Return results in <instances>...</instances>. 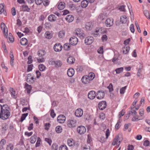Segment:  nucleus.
I'll list each match as a JSON object with an SVG mask.
<instances>
[{"mask_svg": "<svg viewBox=\"0 0 150 150\" xmlns=\"http://www.w3.org/2000/svg\"><path fill=\"white\" fill-rule=\"evenodd\" d=\"M62 49V46L59 43H56L54 46V49L55 52H60L61 51Z\"/></svg>", "mask_w": 150, "mask_h": 150, "instance_id": "6e6552de", "label": "nucleus"}, {"mask_svg": "<svg viewBox=\"0 0 150 150\" xmlns=\"http://www.w3.org/2000/svg\"><path fill=\"white\" fill-rule=\"evenodd\" d=\"M127 87V86H125L121 88L120 90V93L121 94H124Z\"/></svg>", "mask_w": 150, "mask_h": 150, "instance_id": "37998d69", "label": "nucleus"}, {"mask_svg": "<svg viewBox=\"0 0 150 150\" xmlns=\"http://www.w3.org/2000/svg\"><path fill=\"white\" fill-rule=\"evenodd\" d=\"M20 43L22 45L25 46L28 44V40L25 38H23L21 39Z\"/></svg>", "mask_w": 150, "mask_h": 150, "instance_id": "412c9836", "label": "nucleus"}, {"mask_svg": "<svg viewBox=\"0 0 150 150\" xmlns=\"http://www.w3.org/2000/svg\"><path fill=\"white\" fill-rule=\"evenodd\" d=\"M66 119V118L64 115H60L57 117V120L59 122L63 123L65 122Z\"/></svg>", "mask_w": 150, "mask_h": 150, "instance_id": "9b49d317", "label": "nucleus"}, {"mask_svg": "<svg viewBox=\"0 0 150 150\" xmlns=\"http://www.w3.org/2000/svg\"><path fill=\"white\" fill-rule=\"evenodd\" d=\"M144 13L145 16L148 19H150L149 13L147 10H145L144 12Z\"/></svg>", "mask_w": 150, "mask_h": 150, "instance_id": "a18cd8bd", "label": "nucleus"}, {"mask_svg": "<svg viewBox=\"0 0 150 150\" xmlns=\"http://www.w3.org/2000/svg\"><path fill=\"white\" fill-rule=\"evenodd\" d=\"M144 110L143 109H140L139 110V113L140 116H142L144 115Z\"/></svg>", "mask_w": 150, "mask_h": 150, "instance_id": "bf43d9fd", "label": "nucleus"}, {"mask_svg": "<svg viewBox=\"0 0 150 150\" xmlns=\"http://www.w3.org/2000/svg\"><path fill=\"white\" fill-rule=\"evenodd\" d=\"M6 38H7V40L8 42H13L14 41V39L13 38V36H11L8 37H6Z\"/></svg>", "mask_w": 150, "mask_h": 150, "instance_id": "09e8293b", "label": "nucleus"}, {"mask_svg": "<svg viewBox=\"0 0 150 150\" xmlns=\"http://www.w3.org/2000/svg\"><path fill=\"white\" fill-rule=\"evenodd\" d=\"M36 134H34L30 139V142L31 144H34L36 141L37 139Z\"/></svg>", "mask_w": 150, "mask_h": 150, "instance_id": "f3484780", "label": "nucleus"}, {"mask_svg": "<svg viewBox=\"0 0 150 150\" xmlns=\"http://www.w3.org/2000/svg\"><path fill=\"white\" fill-rule=\"evenodd\" d=\"M28 115V113L23 114L21 117L20 121L22 122L25 119Z\"/></svg>", "mask_w": 150, "mask_h": 150, "instance_id": "c9c22d12", "label": "nucleus"}, {"mask_svg": "<svg viewBox=\"0 0 150 150\" xmlns=\"http://www.w3.org/2000/svg\"><path fill=\"white\" fill-rule=\"evenodd\" d=\"M149 142L148 140H146L144 142L143 145L146 146H148L149 145Z\"/></svg>", "mask_w": 150, "mask_h": 150, "instance_id": "338daca9", "label": "nucleus"}, {"mask_svg": "<svg viewBox=\"0 0 150 150\" xmlns=\"http://www.w3.org/2000/svg\"><path fill=\"white\" fill-rule=\"evenodd\" d=\"M38 67L39 70L40 71H43L45 70L46 67L43 64H40L39 65Z\"/></svg>", "mask_w": 150, "mask_h": 150, "instance_id": "473e14b6", "label": "nucleus"}, {"mask_svg": "<svg viewBox=\"0 0 150 150\" xmlns=\"http://www.w3.org/2000/svg\"><path fill=\"white\" fill-rule=\"evenodd\" d=\"M123 67H120L117 68L115 71L117 74H119L123 71Z\"/></svg>", "mask_w": 150, "mask_h": 150, "instance_id": "e433bc0d", "label": "nucleus"}, {"mask_svg": "<svg viewBox=\"0 0 150 150\" xmlns=\"http://www.w3.org/2000/svg\"><path fill=\"white\" fill-rule=\"evenodd\" d=\"M77 131L79 133L82 134H84L86 132V129L84 126H80L78 127Z\"/></svg>", "mask_w": 150, "mask_h": 150, "instance_id": "0eeeda50", "label": "nucleus"}, {"mask_svg": "<svg viewBox=\"0 0 150 150\" xmlns=\"http://www.w3.org/2000/svg\"><path fill=\"white\" fill-rule=\"evenodd\" d=\"M59 150H68V148L65 145H61L59 147Z\"/></svg>", "mask_w": 150, "mask_h": 150, "instance_id": "49530a36", "label": "nucleus"}, {"mask_svg": "<svg viewBox=\"0 0 150 150\" xmlns=\"http://www.w3.org/2000/svg\"><path fill=\"white\" fill-rule=\"evenodd\" d=\"M45 36L47 39H50L52 38V35L51 33H50V32L47 31L45 33Z\"/></svg>", "mask_w": 150, "mask_h": 150, "instance_id": "c85d7f7f", "label": "nucleus"}, {"mask_svg": "<svg viewBox=\"0 0 150 150\" xmlns=\"http://www.w3.org/2000/svg\"><path fill=\"white\" fill-rule=\"evenodd\" d=\"M133 117L132 119V121H137L138 120H140V119H139L138 118V116H135V115H133Z\"/></svg>", "mask_w": 150, "mask_h": 150, "instance_id": "8fccbe9b", "label": "nucleus"}, {"mask_svg": "<svg viewBox=\"0 0 150 150\" xmlns=\"http://www.w3.org/2000/svg\"><path fill=\"white\" fill-rule=\"evenodd\" d=\"M56 61H54L53 59L51 58L50 59L49 62V63L50 64L54 65Z\"/></svg>", "mask_w": 150, "mask_h": 150, "instance_id": "6e6d98bb", "label": "nucleus"}, {"mask_svg": "<svg viewBox=\"0 0 150 150\" xmlns=\"http://www.w3.org/2000/svg\"><path fill=\"white\" fill-rule=\"evenodd\" d=\"M33 65L32 64L28 65L27 70V71L29 72L31 71L33 69Z\"/></svg>", "mask_w": 150, "mask_h": 150, "instance_id": "864d4df0", "label": "nucleus"}, {"mask_svg": "<svg viewBox=\"0 0 150 150\" xmlns=\"http://www.w3.org/2000/svg\"><path fill=\"white\" fill-rule=\"evenodd\" d=\"M104 16L103 14H100L98 17V19L101 21H102L104 20Z\"/></svg>", "mask_w": 150, "mask_h": 150, "instance_id": "69168bd1", "label": "nucleus"}, {"mask_svg": "<svg viewBox=\"0 0 150 150\" xmlns=\"http://www.w3.org/2000/svg\"><path fill=\"white\" fill-rule=\"evenodd\" d=\"M88 2L87 0H83L81 2V6L83 8H85L88 6Z\"/></svg>", "mask_w": 150, "mask_h": 150, "instance_id": "cd10ccee", "label": "nucleus"}, {"mask_svg": "<svg viewBox=\"0 0 150 150\" xmlns=\"http://www.w3.org/2000/svg\"><path fill=\"white\" fill-rule=\"evenodd\" d=\"M10 107L6 104L1 105L0 104V118L6 120L8 119L10 115Z\"/></svg>", "mask_w": 150, "mask_h": 150, "instance_id": "f257e3e1", "label": "nucleus"}, {"mask_svg": "<svg viewBox=\"0 0 150 150\" xmlns=\"http://www.w3.org/2000/svg\"><path fill=\"white\" fill-rule=\"evenodd\" d=\"M83 111L81 108H78L76 109L75 112L76 116L78 117H80L83 115Z\"/></svg>", "mask_w": 150, "mask_h": 150, "instance_id": "f8f14e48", "label": "nucleus"}, {"mask_svg": "<svg viewBox=\"0 0 150 150\" xmlns=\"http://www.w3.org/2000/svg\"><path fill=\"white\" fill-rule=\"evenodd\" d=\"M75 60L74 58L73 57H69L67 59V62L69 64H74Z\"/></svg>", "mask_w": 150, "mask_h": 150, "instance_id": "6ab92c4d", "label": "nucleus"}, {"mask_svg": "<svg viewBox=\"0 0 150 150\" xmlns=\"http://www.w3.org/2000/svg\"><path fill=\"white\" fill-rule=\"evenodd\" d=\"M62 64V62L60 60H57L55 61L54 65L56 67L58 68L61 67Z\"/></svg>", "mask_w": 150, "mask_h": 150, "instance_id": "a878e982", "label": "nucleus"}, {"mask_svg": "<svg viewBox=\"0 0 150 150\" xmlns=\"http://www.w3.org/2000/svg\"><path fill=\"white\" fill-rule=\"evenodd\" d=\"M102 40L103 41H106L107 40L108 38L106 35H103L101 38Z\"/></svg>", "mask_w": 150, "mask_h": 150, "instance_id": "13d9d810", "label": "nucleus"}, {"mask_svg": "<svg viewBox=\"0 0 150 150\" xmlns=\"http://www.w3.org/2000/svg\"><path fill=\"white\" fill-rule=\"evenodd\" d=\"M87 76L89 77V79L91 81L94 79L95 76V75L93 73L91 72L89 73L88 75H87Z\"/></svg>", "mask_w": 150, "mask_h": 150, "instance_id": "7c9ffc66", "label": "nucleus"}, {"mask_svg": "<svg viewBox=\"0 0 150 150\" xmlns=\"http://www.w3.org/2000/svg\"><path fill=\"white\" fill-rule=\"evenodd\" d=\"M2 13H3L5 15V13L6 14V11L4 9V6L3 4H0V14H1Z\"/></svg>", "mask_w": 150, "mask_h": 150, "instance_id": "c756f323", "label": "nucleus"}, {"mask_svg": "<svg viewBox=\"0 0 150 150\" xmlns=\"http://www.w3.org/2000/svg\"><path fill=\"white\" fill-rule=\"evenodd\" d=\"M1 30L3 31V33H4L5 36L6 34L7 36L8 35V30L6 28V25L5 24L3 23H2L1 24Z\"/></svg>", "mask_w": 150, "mask_h": 150, "instance_id": "dca6fc26", "label": "nucleus"}, {"mask_svg": "<svg viewBox=\"0 0 150 150\" xmlns=\"http://www.w3.org/2000/svg\"><path fill=\"white\" fill-rule=\"evenodd\" d=\"M96 92L95 91H90L88 94V98L90 99H93L96 97Z\"/></svg>", "mask_w": 150, "mask_h": 150, "instance_id": "ddd939ff", "label": "nucleus"}, {"mask_svg": "<svg viewBox=\"0 0 150 150\" xmlns=\"http://www.w3.org/2000/svg\"><path fill=\"white\" fill-rule=\"evenodd\" d=\"M74 70L73 68L69 69L67 71V74L69 77H72L74 74Z\"/></svg>", "mask_w": 150, "mask_h": 150, "instance_id": "a211bd4d", "label": "nucleus"}, {"mask_svg": "<svg viewBox=\"0 0 150 150\" xmlns=\"http://www.w3.org/2000/svg\"><path fill=\"white\" fill-rule=\"evenodd\" d=\"M76 121L75 120H69L67 121V125L68 127L70 128H74L76 126Z\"/></svg>", "mask_w": 150, "mask_h": 150, "instance_id": "7ed1b4c3", "label": "nucleus"}, {"mask_svg": "<svg viewBox=\"0 0 150 150\" xmlns=\"http://www.w3.org/2000/svg\"><path fill=\"white\" fill-rule=\"evenodd\" d=\"M65 6V4L64 2H60L58 5V8L59 10L64 9Z\"/></svg>", "mask_w": 150, "mask_h": 150, "instance_id": "4be33fe9", "label": "nucleus"}, {"mask_svg": "<svg viewBox=\"0 0 150 150\" xmlns=\"http://www.w3.org/2000/svg\"><path fill=\"white\" fill-rule=\"evenodd\" d=\"M38 55L40 57H42L45 54L44 50H41L38 52Z\"/></svg>", "mask_w": 150, "mask_h": 150, "instance_id": "58836bf2", "label": "nucleus"}, {"mask_svg": "<svg viewBox=\"0 0 150 150\" xmlns=\"http://www.w3.org/2000/svg\"><path fill=\"white\" fill-rule=\"evenodd\" d=\"M45 141L50 146L51 145L52 143V141L50 139L45 138Z\"/></svg>", "mask_w": 150, "mask_h": 150, "instance_id": "052dcab7", "label": "nucleus"}, {"mask_svg": "<svg viewBox=\"0 0 150 150\" xmlns=\"http://www.w3.org/2000/svg\"><path fill=\"white\" fill-rule=\"evenodd\" d=\"M13 146L12 144H9L7 146L6 150H13Z\"/></svg>", "mask_w": 150, "mask_h": 150, "instance_id": "4c0bfd02", "label": "nucleus"}, {"mask_svg": "<svg viewBox=\"0 0 150 150\" xmlns=\"http://www.w3.org/2000/svg\"><path fill=\"white\" fill-rule=\"evenodd\" d=\"M62 127L60 126H58L56 127V131L58 133H60L62 132Z\"/></svg>", "mask_w": 150, "mask_h": 150, "instance_id": "f704fd0d", "label": "nucleus"}, {"mask_svg": "<svg viewBox=\"0 0 150 150\" xmlns=\"http://www.w3.org/2000/svg\"><path fill=\"white\" fill-rule=\"evenodd\" d=\"M127 20V17L125 15L121 16L120 18V21L122 24L126 23Z\"/></svg>", "mask_w": 150, "mask_h": 150, "instance_id": "b1692460", "label": "nucleus"}, {"mask_svg": "<svg viewBox=\"0 0 150 150\" xmlns=\"http://www.w3.org/2000/svg\"><path fill=\"white\" fill-rule=\"evenodd\" d=\"M28 64H30L32 62L33 60L31 56H29L28 58Z\"/></svg>", "mask_w": 150, "mask_h": 150, "instance_id": "0e129e2a", "label": "nucleus"}, {"mask_svg": "<svg viewBox=\"0 0 150 150\" xmlns=\"http://www.w3.org/2000/svg\"><path fill=\"white\" fill-rule=\"evenodd\" d=\"M81 81L82 82L85 84H88L91 81L89 79L87 75L84 76L81 79Z\"/></svg>", "mask_w": 150, "mask_h": 150, "instance_id": "2eb2a0df", "label": "nucleus"}, {"mask_svg": "<svg viewBox=\"0 0 150 150\" xmlns=\"http://www.w3.org/2000/svg\"><path fill=\"white\" fill-rule=\"evenodd\" d=\"M45 28H50V26H51V24L49 22H46L44 24Z\"/></svg>", "mask_w": 150, "mask_h": 150, "instance_id": "e2e57ef3", "label": "nucleus"}, {"mask_svg": "<svg viewBox=\"0 0 150 150\" xmlns=\"http://www.w3.org/2000/svg\"><path fill=\"white\" fill-rule=\"evenodd\" d=\"M66 21L69 22H72L74 20V17L73 16L71 15H69L67 16L65 18Z\"/></svg>", "mask_w": 150, "mask_h": 150, "instance_id": "aec40b11", "label": "nucleus"}, {"mask_svg": "<svg viewBox=\"0 0 150 150\" xmlns=\"http://www.w3.org/2000/svg\"><path fill=\"white\" fill-rule=\"evenodd\" d=\"M50 2L49 0H43L42 1V3H43V5L44 6H46L49 5Z\"/></svg>", "mask_w": 150, "mask_h": 150, "instance_id": "de8ad7c7", "label": "nucleus"}, {"mask_svg": "<svg viewBox=\"0 0 150 150\" xmlns=\"http://www.w3.org/2000/svg\"><path fill=\"white\" fill-rule=\"evenodd\" d=\"M37 141L35 144V147H37L40 146L41 139L39 137H37Z\"/></svg>", "mask_w": 150, "mask_h": 150, "instance_id": "a19ab883", "label": "nucleus"}, {"mask_svg": "<svg viewBox=\"0 0 150 150\" xmlns=\"http://www.w3.org/2000/svg\"><path fill=\"white\" fill-rule=\"evenodd\" d=\"M119 137L118 136L115 137L112 142V144L113 145H115L117 144V142L119 141Z\"/></svg>", "mask_w": 150, "mask_h": 150, "instance_id": "ea45409f", "label": "nucleus"}, {"mask_svg": "<svg viewBox=\"0 0 150 150\" xmlns=\"http://www.w3.org/2000/svg\"><path fill=\"white\" fill-rule=\"evenodd\" d=\"M129 47L128 46L126 47H124L122 48V52L123 54H127L129 50Z\"/></svg>", "mask_w": 150, "mask_h": 150, "instance_id": "bb28decb", "label": "nucleus"}, {"mask_svg": "<svg viewBox=\"0 0 150 150\" xmlns=\"http://www.w3.org/2000/svg\"><path fill=\"white\" fill-rule=\"evenodd\" d=\"M113 21L114 20L113 19L110 18H108L105 22L106 26L108 27L112 26L113 24Z\"/></svg>", "mask_w": 150, "mask_h": 150, "instance_id": "20e7f679", "label": "nucleus"}, {"mask_svg": "<svg viewBox=\"0 0 150 150\" xmlns=\"http://www.w3.org/2000/svg\"><path fill=\"white\" fill-rule=\"evenodd\" d=\"M22 9L23 11L27 12H29L30 10V8L26 5H23L22 6Z\"/></svg>", "mask_w": 150, "mask_h": 150, "instance_id": "5701e85b", "label": "nucleus"}, {"mask_svg": "<svg viewBox=\"0 0 150 150\" xmlns=\"http://www.w3.org/2000/svg\"><path fill=\"white\" fill-rule=\"evenodd\" d=\"M121 122L120 121V120H119L117 122V124H116L115 126V128L117 130H118L119 129L120 127L121 126L120 125Z\"/></svg>", "mask_w": 150, "mask_h": 150, "instance_id": "79ce46f5", "label": "nucleus"}, {"mask_svg": "<svg viewBox=\"0 0 150 150\" xmlns=\"http://www.w3.org/2000/svg\"><path fill=\"white\" fill-rule=\"evenodd\" d=\"M135 24L136 26L137 27V30L138 32L139 33H141V30L140 29V28L139 27V25L138 24V23L137 21H135Z\"/></svg>", "mask_w": 150, "mask_h": 150, "instance_id": "4d7b16f0", "label": "nucleus"}, {"mask_svg": "<svg viewBox=\"0 0 150 150\" xmlns=\"http://www.w3.org/2000/svg\"><path fill=\"white\" fill-rule=\"evenodd\" d=\"M105 96L104 92L102 91H99L97 92L96 96L98 99H102L104 98Z\"/></svg>", "mask_w": 150, "mask_h": 150, "instance_id": "9d476101", "label": "nucleus"}, {"mask_svg": "<svg viewBox=\"0 0 150 150\" xmlns=\"http://www.w3.org/2000/svg\"><path fill=\"white\" fill-rule=\"evenodd\" d=\"M67 144L70 146H72L74 145V141L72 139H69L67 141Z\"/></svg>", "mask_w": 150, "mask_h": 150, "instance_id": "72a5a7b5", "label": "nucleus"}, {"mask_svg": "<svg viewBox=\"0 0 150 150\" xmlns=\"http://www.w3.org/2000/svg\"><path fill=\"white\" fill-rule=\"evenodd\" d=\"M106 106V103L105 101H102L99 103L98 107L99 109L103 110L105 109Z\"/></svg>", "mask_w": 150, "mask_h": 150, "instance_id": "1a4fd4ad", "label": "nucleus"}, {"mask_svg": "<svg viewBox=\"0 0 150 150\" xmlns=\"http://www.w3.org/2000/svg\"><path fill=\"white\" fill-rule=\"evenodd\" d=\"M8 128V126L6 123L3 124L2 126V129L3 130H6Z\"/></svg>", "mask_w": 150, "mask_h": 150, "instance_id": "c03bdc74", "label": "nucleus"}, {"mask_svg": "<svg viewBox=\"0 0 150 150\" xmlns=\"http://www.w3.org/2000/svg\"><path fill=\"white\" fill-rule=\"evenodd\" d=\"M65 32L64 30L60 31L58 33V36L59 38H63L65 36Z\"/></svg>", "mask_w": 150, "mask_h": 150, "instance_id": "2f4dec72", "label": "nucleus"}, {"mask_svg": "<svg viewBox=\"0 0 150 150\" xmlns=\"http://www.w3.org/2000/svg\"><path fill=\"white\" fill-rule=\"evenodd\" d=\"M35 4L38 5H40L42 2V0H35Z\"/></svg>", "mask_w": 150, "mask_h": 150, "instance_id": "680f3d73", "label": "nucleus"}, {"mask_svg": "<svg viewBox=\"0 0 150 150\" xmlns=\"http://www.w3.org/2000/svg\"><path fill=\"white\" fill-rule=\"evenodd\" d=\"M48 19L50 22H54L56 21L57 17L54 14H51L48 16Z\"/></svg>", "mask_w": 150, "mask_h": 150, "instance_id": "4468645a", "label": "nucleus"}, {"mask_svg": "<svg viewBox=\"0 0 150 150\" xmlns=\"http://www.w3.org/2000/svg\"><path fill=\"white\" fill-rule=\"evenodd\" d=\"M52 149L54 150H57L58 149V146L56 144H53L52 146Z\"/></svg>", "mask_w": 150, "mask_h": 150, "instance_id": "5fc2aeb1", "label": "nucleus"}, {"mask_svg": "<svg viewBox=\"0 0 150 150\" xmlns=\"http://www.w3.org/2000/svg\"><path fill=\"white\" fill-rule=\"evenodd\" d=\"M94 38L92 36H88L85 40V43L87 45H89L92 43L94 41Z\"/></svg>", "mask_w": 150, "mask_h": 150, "instance_id": "39448f33", "label": "nucleus"}, {"mask_svg": "<svg viewBox=\"0 0 150 150\" xmlns=\"http://www.w3.org/2000/svg\"><path fill=\"white\" fill-rule=\"evenodd\" d=\"M108 88L109 89L110 92H111L112 91L113 89L112 84L111 83H110L109 85L108 86Z\"/></svg>", "mask_w": 150, "mask_h": 150, "instance_id": "603ef678", "label": "nucleus"}, {"mask_svg": "<svg viewBox=\"0 0 150 150\" xmlns=\"http://www.w3.org/2000/svg\"><path fill=\"white\" fill-rule=\"evenodd\" d=\"M134 149V146L132 145L129 144L128 146L127 150H133Z\"/></svg>", "mask_w": 150, "mask_h": 150, "instance_id": "774afa93", "label": "nucleus"}, {"mask_svg": "<svg viewBox=\"0 0 150 150\" xmlns=\"http://www.w3.org/2000/svg\"><path fill=\"white\" fill-rule=\"evenodd\" d=\"M10 91L11 92L12 97L14 99L16 98L17 94L16 93V92L14 91L13 88H10Z\"/></svg>", "mask_w": 150, "mask_h": 150, "instance_id": "393cba45", "label": "nucleus"}, {"mask_svg": "<svg viewBox=\"0 0 150 150\" xmlns=\"http://www.w3.org/2000/svg\"><path fill=\"white\" fill-rule=\"evenodd\" d=\"M61 13H62V16L66 15L67 14L69 13V11L67 10H64L62 12H60Z\"/></svg>", "mask_w": 150, "mask_h": 150, "instance_id": "3c124183", "label": "nucleus"}, {"mask_svg": "<svg viewBox=\"0 0 150 150\" xmlns=\"http://www.w3.org/2000/svg\"><path fill=\"white\" fill-rule=\"evenodd\" d=\"M74 33L76 34V35H77L81 39H82L84 37L85 35L84 34L83 31L80 28H78L76 29Z\"/></svg>", "mask_w": 150, "mask_h": 150, "instance_id": "f03ea898", "label": "nucleus"}, {"mask_svg": "<svg viewBox=\"0 0 150 150\" xmlns=\"http://www.w3.org/2000/svg\"><path fill=\"white\" fill-rule=\"evenodd\" d=\"M78 39L75 36H73L69 39L70 44L73 45H75L78 42Z\"/></svg>", "mask_w": 150, "mask_h": 150, "instance_id": "423d86ee", "label": "nucleus"}]
</instances>
